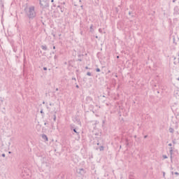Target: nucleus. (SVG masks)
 I'll use <instances>...</instances> for the list:
<instances>
[{"label":"nucleus","instance_id":"1","mask_svg":"<svg viewBox=\"0 0 179 179\" xmlns=\"http://www.w3.org/2000/svg\"><path fill=\"white\" fill-rule=\"evenodd\" d=\"M26 15L29 20H33V19H34V17L37 16V13L36 12V7H34V6H29L28 10L26 11Z\"/></svg>","mask_w":179,"mask_h":179},{"label":"nucleus","instance_id":"2","mask_svg":"<svg viewBox=\"0 0 179 179\" xmlns=\"http://www.w3.org/2000/svg\"><path fill=\"white\" fill-rule=\"evenodd\" d=\"M70 129L74 132V134H76V135L79 136L80 132L78 131V127L75 125V124H70Z\"/></svg>","mask_w":179,"mask_h":179},{"label":"nucleus","instance_id":"3","mask_svg":"<svg viewBox=\"0 0 179 179\" xmlns=\"http://www.w3.org/2000/svg\"><path fill=\"white\" fill-rule=\"evenodd\" d=\"M73 122H76L78 125H82V122H80V119L78 116H75V117L73 118Z\"/></svg>","mask_w":179,"mask_h":179},{"label":"nucleus","instance_id":"4","mask_svg":"<svg viewBox=\"0 0 179 179\" xmlns=\"http://www.w3.org/2000/svg\"><path fill=\"white\" fill-rule=\"evenodd\" d=\"M77 173L78 174H80V176H85V174L86 173V171L83 168H81V169H77Z\"/></svg>","mask_w":179,"mask_h":179},{"label":"nucleus","instance_id":"5","mask_svg":"<svg viewBox=\"0 0 179 179\" xmlns=\"http://www.w3.org/2000/svg\"><path fill=\"white\" fill-rule=\"evenodd\" d=\"M57 10H60L62 13H64L65 12V8L62 5H59L57 7Z\"/></svg>","mask_w":179,"mask_h":179},{"label":"nucleus","instance_id":"6","mask_svg":"<svg viewBox=\"0 0 179 179\" xmlns=\"http://www.w3.org/2000/svg\"><path fill=\"white\" fill-rule=\"evenodd\" d=\"M174 152V148H169L170 159L171 162H173V153Z\"/></svg>","mask_w":179,"mask_h":179},{"label":"nucleus","instance_id":"7","mask_svg":"<svg viewBox=\"0 0 179 179\" xmlns=\"http://www.w3.org/2000/svg\"><path fill=\"white\" fill-rule=\"evenodd\" d=\"M93 101V98L92 96H87L85 99V103L86 104H90V102Z\"/></svg>","mask_w":179,"mask_h":179},{"label":"nucleus","instance_id":"8","mask_svg":"<svg viewBox=\"0 0 179 179\" xmlns=\"http://www.w3.org/2000/svg\"><path fill=\"white\" fill-rule=\"evenodd\" d=\"M84 56V55L83 54H80V53H79L78 55V57L79 58V59H78V60L77 61H79V62H82V57H83Z\"/></svg>","mask_w":179,"mask_h":179},{"label":"nucleus","instance_id":"9","mask_svg":"<svg viewBox=\"0 0 179 179\" xmlns=\"http://www.w3.org/2000/svg\"><path fill=\"white\" fill-rule=\"evenodd\" d=\"M42 139L45 141V142H48V137L45 134H42Z\"/></svg>","mask_w":179,"mask_h":179},{"label":"nucleus","instance_id":"10","mask_svg":"<svg viewBox=\"0 0 179 179\" xmlns=\"http://www.w3.org/2000/svg\"><path fill=\"white\" fill-rule=\"evenodd\" d=\"M41 48H42V50H43V51H47L48 50V48H47L46 45H42L41 46Z\"/></svg>","mask_w":179,"mask_h":179},{"label":"nucleus","instance_id":"11","mask_svg":"<svg viewBox=\"0 0 179 179\" xmlns=\"http://www.w3.org/2000/svg\"><path fill=\"white\" fill-rule=\"evenodd\" d=\"M47 8H50V3L45 2V4H43V9H45Z\"/></svg>","mask_w":179,"mask_h":179},{"label":"nucleus","instance_id":"12","mask_svg":"<svg viewBox=\"0 0 179 179\" xmlns=\"http://www.w3.org/2000/svg\"><path fill=\"white\" fill-rule=\"evenodd\" d=\"M90 33H94V29H93V24H92L90 25Z\"/></svg>","mask_w":179,"mask_h":179},{"label":"nucleus","instance_id":"13","mask_svg":"<svg viewBox=\"0 0 179 179\" xmlns=\"http://www.w3.org/2000/svg\"><path fill=\"white\" fill-rule=\"evenodd\" d=\"M39 4L41 8H42V9H44V4L43 3V2H41V0H39Z\"/></svg>","mask_w":179,"mask_h":179},{"label":"nucleus","instance_id":"14","mask_svg":"<svg viewBox=\"0 0 179 179\" xmlns=\"http://www.w3.org/2000/svg\"><path fill=\"white\" fill-rule=\"evenodd\" d=\"M169 131L171 134H174V129H173L172 127H170L169 129Z\"/></svg>","mask_w":179,"mask_h":179},{"label":"nucleus","instance_id":"15","mask_svg":"<svg viewBox=\"0 0 179 179\" xmlns=\"http://www.w3.org/2000/svg\"><path fill=\"white\" fill-rule=\"evenodd\" d=\"M57 112H55V114H54V115H53V121H57Z\"/></svg>","mask_w":179,"mask_h":179},{"label":"nucleus","instance_id":"16","mask_svg":"<svg viewBox=\"0 0 179 179\" xmlns=\"http://www.w3.org/2000/svg\"><path fill=\"white\" fill-rule=\"evenodd\" d=\"M99 150H100V152H103V150H104V146L101 145V146L99 147Z\"/></svg>","mask_w":179,"mask_h":179},{"label":"nucleus","instance_id":"17","mask_svg":"<svg viewBox=\"0 0 179 179\" xmlns=\"http://www.w3.org/2000/svg\"><path fill=\"white\" fill-rule=\"evenodd\" d=\"M125 141H126V145L129 146V143L128 142V138H126Z\"/></svg>","mask_w":179,"mask_h":179},{"label":"nucleus","instance_id":"18","mask_svg":"<svg viewBox=\"0 0 179 179\" xmlns=\"http://www.w3.org/2000/svg\"><path fill=\"white\" fill-rule=\"evenodd\" d=\"M0 6H1V8H3V3H2V0H0Z\"/></svg>","mask_w":179,"mask_h":179},{"label":"nucleus","instance_id":"19","mask_svg":"<svg viewBox=\"0 0 179 179\" xmlns=\"http://www.w3.org/2000/svg\"><path fill=\"white\" fill-rule=\"evenodd\" d=\"M162 157L163 159H169V157H167L166 155H162Z\"/></svg>","mask_w":179,"mask_h":179},{"label":"nucleus","instance_id":"20","mask_svg":"<svg viewBox=\"0 0 179 179\" xmlns=\"http://www.w3.org/2000/svg\"><path fill=\"white\" fill-rule=\"evenodd\" d=\"M87 76H92V73H90V72L88 71V72L87 73Z\"/></svg>","mask_w":179,"mask_h":179},{"label":"nucleus","instance_id":"21","mask_svg":"<svg viewBox=\"0 0 179 179\" xmlns=\"http://www.w3.org/2000/svg\"><path fill=\"white\" fill-rule=\"evenodd\" d=\"M101 70H100L99 68H96V72H101Z\"/></svg>","mask_w":179,"mask_h":179},{"label":"nucleus","instance_id":"22","mask_svg":"<svg viewBox=\"0 0 179 179\" xmlns=\"http://www.w3.org/2000/svg\"><path fill=\"white\" fill-rule=\"evenodd\" d=\"M0 101L1 103H3V98H2V96H0Z\"/></svg>","mask_w":179,"mask_h":179},{"label":"nucleus","instance_id":"23","mask_svg":"<svg viewBox=\"0 0 179 179\" xmlns=\"http://www.w3.org/2000/svg\"><path fill=\"white\" fill-rule=\"evenodd\" d=\"M99 33H103V29H101V28H99Z\"/></svg>","mask_w":179,"mask_h":179},{"label":"nucleus","instance_id":"24","mask_svg":"<svg viewBox=\"0 0 179 179\" xmlns=\"http://www.w3.org/2000/svg\"><path fill=\"white\" fill-rule=\"evenodd\" d=\"M58 59V56L57 55H55V56H54V59Z\"/></svg>","mask_w":179,"mask_h":179},{"label":"nucleus","instance_id":"25","mask_svg":"<svg viewBox=\"0 0 179 179\" xmlns=\"http://www.w3.org/2000/svg\"><path fill=\"white\" fill-rule=\"evenodd\" d=\"M168 145L170 146V148H173V147H171V146H173L172 143H169V144H168Z\"/></svg>","mask_w":179,"mask_h":179},{"label":"nucleus","instance_id":"26","mask_svg":"<svg viewBox=\"0 0 179 179\" xmlns=\"http://www.w3.org/2000/svg\"><path fill=\"white\" fill-rule=\"evenodd\" d=\"M5 156H6L5 153H3V154L1 155V157H5Z\"/></svg>","mask_w":179,"mask_h":179},{"label":"nucleus","instance_id":"27","mask_svg":"<svg viewBox=\"0 0 179 179\" xmlns=\"http://www.w3.org/2000/svg\"><path fill=\"white\" fill-rule=\"evenodd\" d=\"M174 174H175L176 176H179L178 172H175Z\"/></svg>","mask_w":179,"mask_h":179},{"label":"nucleus","instance_id":"28","mask_svg":"<svg viewBox=\"0 0 179 179\" xmlns=\"http://www.w3.org/2000/svg\"><path fill=\"white\" fill-rule=\"evenodd\" d=\"M72 80H76V78L73 77V78H72Z\"/></svg>","mask_w":179,"mask_h":179},{"label":"nucleus","instance_id":"29","mask_svg":"<svg viewBox=\"0 0 179 179\" xmlns=\"http://www.w3.org/2000/svg\"><path fill=\"white\" fill-rule=\"evenodd\" d=\"M47 67H43V71H47Z\"/></svg>","mask_w":179,"mask_h":179},{"label":"nucleus","instance_id":"30","mask_svg":"<svg viewBox=\"0 0 179 179\" xmlns=\"http://www.w3.org/2000/svg\"><path fill=\"white\" fill-rule=\"evenodd\" d=\"M40 113H41V114H43V113H44V111H43V110H41L40 111Z\"/></svg>","mask_w":179,"mask_h":179},{"label":"nucleus","instance_id":"31","mask_svg":"<svg viewBox=\"0 0 179 179\" xmlns=\"http://www.w3.org/2000/svg\"><path fill=\"white\" fill-rule=\"evenodd\" d=\"M76 87L77 89H79V85H76Z\"/></svg>","mask_w":179,"mask_h":179},{"label":"nucleus","instance_id":"32","mask_svg":"<svg viewBox=\"0 0 179 179\" xmlns=\"http://www.w3.org/2000/svg\"><path fill=\"white\" fill-rule=\"evenodd\" d=\"M131 13H132V12L129 11V16H131Z\"/></svg>","mask_w":179,"mask_h":179},{"label":"nucleus","instance_id":"33","mask_svg":"<svg viewBox=\"0 0 179 179\" xmlns=\"http://www.w3.org/2000/svg\"><path fill=\"white\" fill-rule=\"evenodd\" d=\"M172 142H173V145H176V141H173Z\"/></svg>","mask_w":179,"mask_h":179},{"label":"nucleus","instance_id":"34","mask_svg":"<svg viewBox=\"0 0 179 179\" xmlns=\"http://www.w3.org/2000/svg\"><path fill=\"white\" fill-rule=\"evenodd\" d=\"M85 69H90L88 66H85Z\"/></svg>","mask_w":179,"mask_h":179},{"label":"nucleus","instance_id":"35","mask_svg":"<svg viewBox=\"0 0 179 179\" xmlns=\"http://www.w3.org/2000/svg\"><path fill=\"white\" fill-rule=\"evenodd\" d=\"M166 176V173L163 172V176L164 177Z\"/></svg>","mask_w":179,"mask_h":179},{"label":"nucleus","instance_id":"36","mask_svg":"<svg viewBox=\"0 0 179 179\" xmlns=\"http://www.w3.org/2000/svg\"><path fill=\"white\" fill-rule=\"evenodd\" d=\"M146 138H148V136H144V138L146 139Z\"/></svg>","mask_w":179,"mask_h":179},{"label":"nucleus","instance_id":"37","mask_svg":"<svg viewBox=\"0 0 179 179\" xmlns=\"http://www.w3.org/2000/svg\"><path fill=\"white\" fill-rule=\"evenodd\" d=\"M55 48H55V46L54 45V46L52 47V49H53V50H55Z\"/></svg>","mask_w":179,"mask_h":179},{"label":"nucleus","instance_id":"38","mask_svg":"<svg viewBox=\"0 0 179 179\" xmlns=\"http://www.w3.org/2000/svg\"><path fill=\"white\" fill-rule=\"evenodd\" d=\"M177 0H173L172 2L174 3Z\"/></svg>","mask_w":179,"mask_h":179},{"label":"nucleus","instance_id":"39","mask_svg":"<svg viewBox=\"0 0 179 179\" xmlns=\"http://www.w3.org/2000/svg\"><path fill=\"white\" fill-rule=\"evenodd\" d=\"M51 54H55V51L52 52Z\"/></svg>","mask_w":179,"mask_h":179},{"label":"nucleus","instance_id":"40","mask_svg":"<svg viewBox=\"0 0 179 179\" xmlns=\"http://www.w3.org/2000/svg\"><path fill=\"white\" fill-rule=\"evenodd\" d=\"M61 5H62H62H65V2H63Z\"/></svg>","mask_w":179,"mask_h":179},{"label":"nucleus","instance_id":"41","mask_svg":"<svg viewBox=\"0 0 179 179\" xmlns=\"http://www.w3.org/2000/svg\"><path fill=\"white\" fill-rule=\"evenodd\" d=\"M14 52H16V49H13Z\"/></svg>","mask_w":179,"mask_h":179},{"label":"nucleus","instance_id":"42","mask_svg":"<svg viewBox=\"0 0 179 179\" xmlns=\"http://www.w3.org/2000/svg\"><path fill=\"white\" fill-rule=\"evenodd\" d=\"M173 64H174L175 65H177V63H176V62H174Z\"/></svg>","mask_w":179,"mask_h":179},{"label":"nucleus","instance_id":"43","mask_svg":"<svg viewBox=\"0 0 179 179\" xmlns=\"http://www.w3.org/2000/svg\"><path fill=\"white\" fill-rule=\"evenodd\" d=\"M55 91H56V92H58V88H56Z\"/></svg>","mask_w":179,"mask_h":179},{"label":"nucleus","instance_id":"44","mask_svg":"<svg viewBox=\"0 0 179 179\" xmlns=\"http://www.w3.org/2000/svg\"><path fill=\"white\" fill-rule=\"evenodd\" d=\"M176 80H179V77L178 78H176Z\"/></svg>","mask_w":179,"mask_h":179},{"label":"nucleus","instance_id":"45","mask_svg":"<svg viewBox=\"0 0 179 179\" xmlns=\"http://www.w3.org/2000/svg\"><path fill=\"white\" fill-rule=\"evenodd\" d=\"M44 125H47V122H45V123H44Z\"/></svg>","mask_w":179,"mask_h":179},{"label":"nucleus","instance_id":"46","mask_svg":"<svg viewBox=\"0 0 179 179\" xmlns=\"http://www.w3.org/2000/svg\"><path fill=\"white\" fill-rule=\"evenodd\" d=\"M80 34H83V31H81V32H80Z\"/></svg>","mask_w":179,"mask_h":179},{"label":"nucleus","instance_id":"47","mask_svg":"<svg viewBox=\"0 0 179 179\" xmlns=\"http://www.w3.org/2000/svg\"><path fill=\"white\" fill-rule=\"evenodd\" d=\"M118 58H120V56H117V59H118Z\"/></svg>","mask_w":179,"mask_h":179},{"label":"nucleus","instance_id":"48","mask_svg":"<svg viewBox=\"0 0 179 179\" xmlns=\"http://www.w3.org/2000/svg\"><path fill=\"white\" fill-rule=\"evenodd\" d=\"M62 178H64V176H62Z\"/></svg>","mask_w":179,"mask_h":179},{"label":"nucleus","instance_id":"49","mask_svg":"<svg viewBox=\"0 0 179 179\" xmlns=\"http://www.w3.org/2000/svg\"><path fill=\"white\" fill-rule=\"evenodd\" d=\"M50 106H52V103H50Z\"/></svg>","mask_w":179,"mask_h":179},{"label":"nucleus","instance_id":"50","mask_svg":"<svg viewBox=\"0 0 179 179\" xmlns=\"http://www.w3.org/2000/svg\"><path fill=\"white\" fill-rule=\"evenodd\" d=\"M96 145H100V143H96Z\"/></svg>","mask_w":179,"mask_h":179},{"label":"nucleus","instance_id":"51","mask_svg":"<svg viewBox=\"0 0 179 179\" xmlns=\"http://www.w3.org/2000/svg\"><path fill=\"white\" fill-rule=\"evenodd\" d=\"M95 38H99V36H95Z\"/></svg>","mask_w":179,"mask_h":179},{"label":"nucleus","instance_id":"52","mask_svg":"<svg viewBox=\"0 0 179 179\" xmlns=\"http://www.w3.org/2000/svg\"><path fill=\"white\" fill-rule=\"evenodd\" d=\"M43 104H45V101H43Z\"/></svg>","mask_w":179,"mask_h":179},{"label":"nucleus","instance_id":"53","mask_svg":"<svg viewBox=\"0 0 179 179\" xmlns=\"http://www.w3.org/2000/svg\"><path fill=\"white\" fill-rule=\"evenodd\" d=\"M115 78H118V76L115 75Z\"/></svg>","mask_w":179,"mask_h":179},{"label":"nucleus","instance_id":"54","mask_svg":"<svg viewBox=\"0 0 179 179\" xmlns=\"http://www.w3.org/2000/svg\"><path fill=\"white\" fill-rule=\"evenodd\" d=\"M51 2H52V3L54 2V0H51Z\"/></svg>","mask_w":179,"mask_h":179},{"label":"nucleus","instance_id":"55","mask_svg":"<svg viewBox=\"0 0 179 179\" xmlns=\"http://www.w3.org/2000/svg\"><path fill=\"white\" fill-rule=\"evenodd\" d=\"M171 174H174V172L172 171V172H171Z\"/></svg>","mask_w":179,"mask_h":179},{"label":"nucleus","instance_id":"56","mask_svg":"<svg viewBox=\"0 0 179 179\" xmlns=\"http://www.w3.org/2000/svg\"><path fill=\"white\" fill-rule=\"evenodd\" d=\"M178 64H179V58L178 59Z\"/></svg>","mask_w":179,"mask_h":179},{"label":"nucleus","instance_id":"57","mask_svg":"<svg viewBox=\"0 0 179 179\" xmlns=\"http://www.w3.org/2000/svg\"><path fill=\"white\" fill-rule=\"evenodd\" d=\"M30 23H31V22L30 21H29V24H30Z\"/></svg>","mask_w":179,"mask_h":179},{"label":"nucleus","instance_id":"58","mask_svg":"<svg viewBox=\"0 0 179 179\" xmlns=\"http://www.w3.org/2000/svg\"><path fill=\"white\" fill-rule=\"evenodd\" d=\"M121 148H122V146L120 145V149H121Z\"/></svg>","mask_w":179,"mask_h":179},{"label":"nucleus","instance_id":"59","mask_svg":"<svg viewBox=\"0 0 179 179\" xmlns=\"http://www.w3.org/2000/svg\"><path fill=\"white\" fill-rule=\"evenodd\" d=\"M103 97H106V96L103 95Z\"/></svg>","mask_w":179,"mask_h":179},{"label":"nucleus","instance_id":"60","mask_svg":"<svg viewBox=\"0 0 179 179\" xmlns=\"http://www.w3.org/2000/svg\"><path fill=\"white\" fill-rule=\"evenodd\" d=\"M131 17H134V15H131Z\"/></svg>","mask_w":179,"mask_h":179},{"label":"nucleus","instance_id":"61","mask_svg":"<svg viewBox=\"0 0 179 179\" xmlns=\"http://www.w3.org/2000/svg\"><path fill=\"white\" fill-rule=\"evenodd\" d=\"M80 2H82V0H80Z\"/></svg>","mask_w":179,"mask_h":179},{"label":"nucleus","instance_id":"62","mask_svg":"<svg viewBox=\"0 0 179 179\" xmlns=\"http://www.w3.org/2000/svg\"><path fill=\"white\" fill-rule=\"evenodd\" d=\"M129 178H131V176H129Z\"/></svg>","mask_w":179,"mask_h":179},{"label":"nucleus","instance_id":"63","mask_svg":"<svg viewBox=\"0 0 179 179\" xmlns=\"http://www.w3.org/2000/svg\"><path fill=\"white\" fill-rule=\"evenodd\" d=\"M110 71H108V73H110Z\"/></svg>","mask_w":179,"mask_h":179},{"label":"nucleus","instance_id":"64","mask_svg":"<svg viewBox=\"0 0 179 179\" xmlns=\"http://www.w3.org/2000/svg\"><path fill=\"white\" fill-rule=\"evenodd\" d=\"M103 124H104V121H103Z\"/></svg>","mask_w":179,"mask_h":179}]
</instances>
